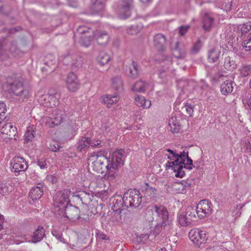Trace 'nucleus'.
<instances>
[{
	"label": "nucleus",
	"mask_w": 251,
	"mask_h": 251,
	"mask_svg": "<svg viewBox=\"0 0 251 251\" xmlns=\"http://www.w3.org/2000/svg\"><path fill=\"white\" fill-rule=\"evenodd\" d=\"M124 153L123 150H118L114 151L111 156L107 157L101 152H94L95 155L89 160H93L95 157L96 159L92 162L91 167L97 173H104V178L105 179L113 181L118 175V167L124 164Z\"/></svg>",
	"instance_id": "f257e3e1"
},
{
	"label": "nucleus",
	"mask_w": 251,
	"mask_h": 251,
	"mask_svg": "<svg viewBox=\"0 0 251 251\" xmlns=\"http://www.w3.org/2000/svg\"><path fill=\"white\" fill-rule=\"evenodd\" d=\"M6 87L9 94L27 99L29 96L28 89L24 86L22 79L16 76L8 77Z\"/></svg>",
	"instance_id": "f03ea898"
},
{
	"label": "nucleus",
	"mask_w": 251,
	"mask_h": 251,
	"mask_svg": "<svg viewBox=\"0 0 251 251\" xmlns=\"http://www.w3.org/2000/svg\"><path fill=\"white\" fill-rule=\"evenodd\" d=\"M62 209L64 217L71 221L79 220L81 222H87L89 220L88 215L81 212L77 207L72 204H68L63 206Z\"/></svg>",
	"instance_id": "7ed1b4c3"
},
{
	"label": "nucleus",
	"mask_w": 251,
	"mask_h": 251,
	"mask_svg": "<svg viewBox=\"0 0 251 251\" xmlns=\"http://www.w3.org/2000/svg\"><path fill=\"white\" fill-rule=\"evenodd\" d=\"M124 200L127 207H138L142 202V196L137 189L127 190L124 194Z\"/></svg>",
	"instance_id": "20e7f679"
},
{
	"label": "nucleus",
	"mask_w": 251,
	"mask_h": 251,
	"mask_svg": "<svg viewBox=\"0 0 251 251\" xmlns=\"http://www.w3.org/2000/svg\"><path fill=\"white\" fill-rule=\"evenodd\" d=\"M196 218L195 208L188 207L185 212L178 213L177 222L181 226H187L192 224Z\"/></svg>",
	"instance_id": "39448f33"
},
{
	"label": "nucleus",
	"mask_w": 251,
	"mask_h": 251,
	"mask_svg": "<svg viewBox=\"0 0 251 251\" xmlns=\"http://www.w3.org/2000/svg\"><path fill=\"white\" fill-rule=\"evenodd\" d=\"M60 97L61 94L59 92L55 91H50L47 94L42 96L41 103L44 106L56 107L60 103Z\"/></svg>",
	"instance_id": "423d86ee"
},
{
	"label": "nucleus",
	"mask_w": 251,
	"mask_h": 251,
	"mask_svg": "<svg viewBox=\"0 0 251 251\" xmlns=\"http://www.w3.org/2000/svg\"><path fill=\"white\" fill-rule=\"evenodd\" d=\"M190 240L198 247L205 243L208 239L206 232L199 228L191 229L189 232Z\"/></svg>",
	"instance_id": "0eeeda50"
},
{
	"label": "nucleus",
	"mask_w": 251,
	"mask_h": 251,
	"mask_svg": "<svg viewBox=\"0 0 251 251\" xmlns=\"http://www.w3.org/2000/svg\"><path fill=\"white\" fill-rule=\"evenodd\" d=\"M186 163V162L184 161V160H179L177 158V159H175L174 161H168L166 164V168L167 170L172 168L176 173L175 176L181 178L185 174L183 169H185L184 165Z\"/></svg>",
	"instance_id": "6e6552de"
},
{
	"label": "nucleus",
	"mask_w": 251,
	"mask_h": 251,
	"mask_svg": "<svg viewBox=\"0 0 251 251\" xmlns=\"http://www.w3.org/2000/svg\"><path fill=\"white\" fill-rule=\"evenodd\" d=\"M70 194L71 190L68 189L57 192L53 198L54 206L61 209L63 204H68L70 202L69 197Z\"/></svg>",
	"instance_id": "1a4fd4ad"
},
{
	"label": "nucleus",
	"mask_w": 251,
	"mask_h": 251,
	"mask_svg": "<svg viewBox=\"0 0 251 251\" xmlns=\"http://www.w3.org/2000/svg\"><path fill=\"white\" fill-rule=\"evenodd\" d=\"M133 7V0H122L117 12L119 18L121 19H126L129 17Z\"/></svg>",
	"instance_id": "9d476101"
},
{
	"label": "nucleus",
	"mask_w": 251,
	"mask_h": 251,
	"mask_svg": "<svg viewBox=\"0 0 251 251\" xmlns=\"http://www.w3.org/2000/svg\"><path fill=\"white\" fill-rule=\"evenodd\" d=\"M211 203L207 200L201 201L198 204L196 210V214L201 218H203L208 215L211 211Z\"/></svg>",
	"instance_id": "9b49d317"
},
{
	"label": "nucleus",
	"mask_w": 251,
	"mask_h": 251,
	"mask_svg": "<svg viewBox=\"0 0 251 251\" xmlns=\"http://www.w3.org/2000/svg\"><path fill=\"white\" fill-rule=\"evenodd\" d=\"M154 211L158 217V220H161L165 223V226H171V221L169 218V213L167 208L163 205H155L151 210Z\"/></svg>",
	"instance_id": "f8f14e48"
},
{
	"label": "nucleus",
	"mask_w": 251,
	"mask_h": 251,
	"mask_svg": "<svg viewBox=\"0 0 251 251\" xmlns=\"http://www.w3.org/2000/svg\"><path fill=\"white\" fill-rule=\"evenodd\" d=\"M166 151L172 154L175 159H177V158L179 160H184V161L186 162V163L184 164V165L186 169L190 170L193 168V167H195L193 164L192 160L189 157L188 151H183L182 152H180V153H176L173 150L169 149H167Z\"/></svg>",
	"instance_id": "ddd939ff"
},
{
	"label": "nucleus",
	"mask_w": 251,
	"mask_h": 251,
	"mask_svg": "<svg viewBox=\"0 0 251 251\" xmlns=\"http://www.w3.org/2000/svg\"><path fill=\"white\" fill-rule=\"evenodd\" d=\"M66 82L68 90L72 92L76 91L80 87L79 80L76 75L74 72L68 74Z\"/></svg>",
	"instance_id": "4468645a"
},
{
	"label": "nucleus",
	"mask_w": 251,
	"mask_h": 251,
	"mask_svg": "<svg viewBox=\"0 0 251 251\" xmlns=\"http://www.w3.org/2000/svg\"><path fill=\"white\" fill-rule=\"evenodd\" d=\"M11 164L12 165V171L18 174L20 172L25 171L28 167L26 161L21 156L13 158Z\"/></svg>",
	"instance_id": "2eb2a0df"
},
{
	"label": "nucleus",
	"mask_w": 251,
	"mask_h": 251,
	"mask_svg": "<svg viewBox=\"0 0 251 251\" xmlns=\"http://www.w3.org/2000/svg\"><path fill=\"white\" fill-rule=\"evenodd\" d=\"M16 133V127L10 123H6L1 128V136L3 139H12Z\"/></svg>",
	"instance_id": "dca6fc26"
},
{
	"label": "nucleus",
	"mask_w": 251,
	"mask_h": 251,
	"mask_svg": "<svg viewBox=\"0 0 251 251\" xmlns=\"http://www.w3.org/2000/svg\"><path fill=\"white\" fill-rule=\"evenodd\" d=\"M223 81L221 85V92L222 94L226 95L230 93L233 91V81L231 79H229L226 76H220L218 79L219 81Z\"/></svg>",
	"instance_id": "f3484780"
},
{
	"label": "nucleus",
	"mask_w": 251,
	"mask_h": 251,
	"mask_svg": "<svg viewBox=\"0 0 251 251\" xmlns=\"http://www.w3.org/2000/svg\"><path fill=\"white\" fill-rule=\"evenodd\" d=\"M124 201V197L123 198L118 197L117 199H115L113 202L112 209L115 212V214H118V216L120 218L121 217L120 214L122 211L128 208Z\"/></svg>",
	"instance_id": "a211bd4d"
},
{
	"label": "nucleus",
	"mask_w": 251,
	"mask_h": 251,
	"mask_svg": "<svg viewBox=\"0 0 251 251\" xmlns=\"http://www.w3.org/2000/svg\"><path fill=\"white\" fill-rule=\"evenodd\" d=\"M43 194L42 184H38L36 187H33L30 191L29 196L32 201L39 200Z\"/></svg>",
	"instance_id": "6ab92c4d"
},
{
	"label": "nucleus",
	"mask_w": 251,
	"mask_h": 251,
	"mask_svg": "<svg viewBox=\"0 0 251 251\" xmlns=\"http://www.w3.org/2000/svg\"><path fill=\"white\" fill-rule=\"evenodd\" d=\"M165 42V37L161 34H157L154 37V46L156 49L159 51H162L164 50Z\"/></svg>",
	"instance_id": "aec40b11"
},
{
	"label": "nucleus",
	"mask_w": 251,
	"mask_h": 251,
	"mask_svg": "<svg viewBox=\"0 0 251 251\" xmlns=\"http://www.w3.org/2000/svg\"><path fill=\"white\" fill-rule=\"evenodd\" d=\"M45 124L49 127H53L61 124L62 121L61 114L57 115L54 118L47 117L44 118Z\"/></svg>",
	"instance_id": "412c9836"
},
{
	"label": "nucleus",
	"mask_w": 251,
	"mask_h": 251,
	"mask_svg": "<svg viewBox=\"0 0 251 251\" xmlns=\"http://www.w3.org/2000/svg\"><path fill=\"white\" fill-rule=\"evenodd\" d=\"M103 102L107 106L110 107L111 105L116 103L119 100V97L117 93L113 95L107 94L102 97Z\"/></svg>",
	"instance_id": "4be33fe9"
},
{
	"label": "nucleus",
	"mask_w": 251,
	"mask_h": 251,
	"mask_svg": "<svg viewBox=\"0 0 251 251\" xmlns=\"http://www.w3.org/2000/svg\"><path fill=\"white\" fill-rule=\"evenodd\" d=\"M94 36L97 43L100 45H105L109 39V36L106 31H97Z\"/></svg>",
	"instance_id": "5701e85b"
},
{
	"label": "nucleus",
	"mask_w": 251,
	"mask_h": 251,
	"mask_svg": "<svg viewBox=\"0 0 251 251\" xmlns=\"http://www.w3.org/2000/svg\"><path fill=\"white\" fill-rule=\"evenodd\" d=\"M91 9L94 13H97L104 9V0H91Z\"/></svg>",
	"instance_id": "b1692460"
},
{
	"label": "nucleus",
	"mask_w": 251,
	"mask_h": 251,
	"mask_svg": "<svg viewBox=\"0 0 251 251\" xmlns=\"http://www.w3.org/2000/svg\"><path fill=\"white\" fill-rule=\"evenodd\" d=\"M90 146L89 139L87 137H81L76 145V150L78 151H85Z\"/></svg>",
	"instance_id": "393cba45"
},
{
	"label": "nucleus",
	"mask_w": 251,
	"mask_h": 251,
	"mask_svg": "<svg viewBox=\"0 0 251 251\" xmlns=\"http://www.w3.org/2000/svg\"><path fill=\"white\" fill-rule=\"evenodd\" d=\"M129 73L128 75L129 77L135 78L139 76L141 71L139 64L137 62L133 61L131 66L129 67Z\"/></svg>",
	"instance_id": "a878e982"
},
{
	"label": "nucleus",
	"mask_w": 251,
	"mask_h": 251,
	"mask_svg": "<svg viewBox=\"0 0 251 251\" xmlns=\"http://www.w3.org/2000/svg\"><path fill=\"white\" fill-rule=\"evenodd\" d=\"M45 229L43 226H39L33 232L32 242L37 243L42 240L45 235Z\"/></svg>",
	"instance_id": "bb28decb"
},
{
	"label": "nucleus",
	"mask_w": 251,
	"mask_h": 251,
	"mask_svg": "<svg viewBox=\"0 0 251 251\" xmlns=\"http://www.w3.org/2000/svg\"><path fill=\"white\" fill-rule=\"evenodd\" d=\"M134 99L136 104L138 106L148 108L150 107L151 105V101L149 100H146L145 98L142 96L136 95Z\"/></svg>",
	"instance_id": "cd10ccee"
},
{
	"label": "nucleus",
	"mask_w": 251,
	"mask_h": 251,
	"mask_svg": "<svg viewBox=\"0 0 251 251\" xmlns=\"http://www.w3.org/2000/svg\"><path fill=\"white\" fill-rule=\"evenodd\" d=\"M112 86L117 93L123 90V82L122 78L119 76H115L112 79Z\"/></svg>",
	"instance_id": "c85d7f7f"
},
{
	"label": "nucleus",
	"mask_w": 251,
	"mask_h": 251,
	"mask_svg": "<svg viewBox=\"0 0 251 251\" xmlns=\"http://www.w3.org/2000/svg\"><path fill=\"white\" fill-rule=\"evenodd\" d=\"M149 84L141 80L137 81L131 88V90L134 92L144 93L146 91Z\"/></svg>",
	"instance_id": "c756f323"
},
{
	"label": "nucleus",
	"mask_w": 251,
	"mask_h": 251,
	"mask_svg": "<svg viewBox=\"0 0 251 251\" xmlns=\"http://www.w3.org/2000/svg\"><path fill=\"white\" fill-rule=\"evenodd\" d=\"M221 51L216 48H214L210 50L208 53V59L209 61L211 62H215L217 61L219 58Z\"/></svg>",
	"instance_id": "7c9ffc66"
},
{
	"label": "nucleus",
	"mask_w": 251,
	"mask_h": 251,
	"mask_svg": "<svg viewBox=\"0 0 251 251\" xmlns=\"http://www.w3.org/2000/svg\"><path fill=\"white\" fill-rule=\"evenodd\" d=\"M93 35L92 30L85 26H79L76 31L75 36L80 38V36H90Z\"/></svg>",
	"instance_id": "2f4dec72"
},
{
	"label": "nucleus",
	"mask_w": 251,
	"mask_h": 251,
	"mask_svg": "<svg viewBox=\"0 0 251 251\" xmlns=\"http://www.w3.org/2000/svg\"><path fill=\"white\" fill-rule=\"evenodd\" d=\"M214 22V19L208 14L204 15L202 19V26L205 30H208L211 28Z\"/></svg>",
	"instance_id": "473e14b6"
},
{
	"label": "nucleus",
	"mask_w": 251,
	"mask_h": 251,
	"mask_svg": "<svg viewBox=\"0 0 251 251\" xmlns=\"http://www.w3.org/2000/svg\"><path fill=\"white\" fill-rule=\"evenodd\" d=\"M169 126L174 133H178L180 130V125L176 117H172L169 121Z\"/></svg>",
	"instance_id": "72a5a7b5"
},
{
	"label": "nucleus",
	"mask_w": 251,
	"mask_h": 251,
	"mask_svg": "<svg viewBox=\"0 0 251 251\" xmlns=\"http://www.w3.org/2000/svg\"><path fill=\"white\" fill-rule=\"evenodd\" d=\"M241 38L242 40L246 36L251 35V23H247L240 25Z\"/></svg>",
	"instance_id": "f704fd0d"
},
{
	"label": "nucleus",
	"mask_w": 251,
	"mask_h": 251,
	"mask_svg": "<svg viewBox=\"0 0 251 251\" xmlns=\"http://www.w3.org/2000/svg\"><path fill=\"white\" fill-rule=\"evenodd\" d=\"M98 63L103 66L108 63L110 60L109 55L104 51H100L97 57Z\"/></svg>",
	"instance_id": "c9c22d12"
},
{
	"label": "nucleus",
	"mask_w": 251,
	"mask_h": 251,
	"mask_svg": "<svg viewBox=\"0 0 251 251\" xmlns=\"http://www.w3.org/2000/svg\"><path fill=\"white\" fill-rule=\"evenodd\" d=\"M241 76L244 77L251 75V65L243 64L239 70Z\"/></svg>",
	"instance_id": "e433bc0d"
},
{
	"label": "nucleus",
	"mask_w": 251,
	"mask_h": 251,
	"mask_svg": "<svg viewBox=\"0 0 251 251\" xmlns=\"http://www.w3.org/2000/svg\"><path fill=\"white\" fill-rule=\"evenodd\" d=\"M35 136V131H34L32 128L28 127L26 129V132L25 134V143L31 142Z\"/></svg>",
	"instance_id": "4c0bfd02"
},
{
	"label": "nucleus",
	"mask_w": 251,
	"mask_h": 251,
	"mask_svg": "<svg viewBox=\"0 0 251 251\" xmlns=\"http://www.w3.org/2000/svg\"><path fill=\"white\" fill-rule=\"evenodd\" d=\"M171 226H165V223L161 222L155 226L152 231H151V233H152L153 235L156 236L160 233L163 228H166L167 230H169L171 228Z\"/></svg>",
	"instance_id": "58836bf2"
},
{
	"label": "nucleus",
	"mask_w": 251,
	"mask_h": 251,
	"mask_svg": "<svg viewBox=\"0 0 251 251\" xmlns=\"http://www.w3.org/2000/svg\"><path fill=\"white\" fill-rule=\"evenodd\" d=\"M224 66L226 70L230 71L235 68L236 64L235 62L231 60L229 56H227L225 58Z\"/></svg>",
	"instance_id": "ea45409f"
},
{
	"label": "nucleus",
	"mask_w": 251,
	"mask_h": 251,
	"mask_svg": "<svg viewBox=\"0 0 251 251\" xmlns=\"http://www.w3.org/2000/svg\"><path fill=\"white\" fill-rule=\"evenodd\" d=\"M143 231V232L139 237H137V241L145 243L149 238L150 233H151V231L148 229H144Z\"/></svg>",
	"instance_id": "a19ab883"
},
{
	"label": "nucleus",
	"mask_w": 251,
	"mask_h": 251,
	"mask_svg": "<svg viewBox=\"0 0 251 251\" xmlns=\"http://www.w3.org/2000/svg\"><path fill=\"white\" fill-rule=\"evenodd\" d=\"M55 63V59L53 56L49 55L46 57L45 64L50 69L54 70L56 67Z\"/></svg>",
	"instance_id": "79ce46f5"
},
{
	"label": "nucleus",
	"mask_w": 251,
	"mask_h": 251,
	"mask_svg": "<svg viewBox=\"0 0 251 251\" xmlns=\"http://www.w3.org/2000/svg\"><path fill=\"white\" fill-rule=\"evenodd\" d=\"M202 46V43L200 39L198 40V41L193 45L192 47L190 53L192 54H195L198 53L201 47Z\"/></svg>",
	"instance_id": "37998d69"
},
{
	"label": "nucleus",
	"mask_w": 251,
	"mask_h": 251,
	"mask_svg": "<svg viewBox=\"0 0 251 251\" xmlns=\"http://www.w3.org/2000/svg\"><path fill=\"white\" fill-rule=\"evenodd\" d=\"M80 43L81 45L85 47H88L91 43L92 35L90 36H80Z\"/></svg>",
	"instance_id": "c03bdc74"
},
{
	"label": "nucleus",
	"mask_w": 251,
	"mask_h": 251,
	"mask_svg": "<svg viewBox=\"0 0 251 251\" xmlns=\"http://www.w3.org/2000/svg\"><path fill=\"white\" fill-rule=\"evenodd\" d=\"M180 43L178 42L176 43L175 47H174V50L176 51H178L179 53V55H175L176 57L178 58H183L186 56V51L183 49H180Z\"/></svg>",
	"instance_id": "a18cd8bd"
},
{
	"label": "nucleus",
	"mask_w": 251,
	"mask_h": 251,
	"mask_svg": "<svg viewBox=\"0 0 251 251\" xmlns=\"http://www.w3.org/2000/svg\"><path fill=\"white\" fill-rule=\"evenodd\" d=\"M177 185L179 186V187H178V189L179 191V193H185V189L187 188H189L190 187L191 183H188L186 181L182 180L179 183H178Z\"/></svg>",
	"instance_id": "49530a36"
},
{
	"label": "nucleus",
	"mask_w": 251,
	"mask_h": 251,
	"mask_svg": "<svg viewBox=\"0 0 251 251\" xmlns=\"http://www.w3.org/2000/svg\"><path fill=\"white\" fill-rule=\"evenodd\" d=\"M141 29V27L137 25H132L126 29V32L129 35H133L138 33Z\"/></svg>",
	"instance_id": "de8ad7c7"
},
{
	"label": "nucleus",
	"mask_w": 251,
	"mask_h": 251,
	"mask_svg": "<svg viewBox=\"0 0 251 251\" xmlns=\"http://www.w3.org/2000/svg\"><path fill=\"white\" fill-rule=\"evenodd\" d=\"M6 111V104L4 102H0V124L6 118V116L5 115Z\"/></svg>",
	"instance_id": "09e8293b"
},
{
	"label": "nucleus",
	"mask_w": 251,
	"mask_h": 251,
	"mask_svg": "<svg viewBox=\"0 0 251 251\" xmlns=\"http://www.w3.org/2000/svg\"><path fill=\"white\" fill-rule=\"evenodd\" d=\"M75 197L78 198L82 203H84L83 202V200L87 201V199L90 200L89 194H87L85 192H82L80 195H76Z\"/></svg>",
	"instance_id": "8fccbe9b"
},
{
	"label": "nucleus",
	"mask_w": 251,
	"mask_h": 251,
	"mask_svg": "<svg viewBox=\"0 0 251 251\" xmlns=\"http://www.w3.org/2000/svg\"><path fill=\"white\" fill-rule=\"evenodd\" d=\"M73 70H75V68H79L82 65V61L80 58L78 59L75 58V60L71 63Z\"/></svg>",
	"instance_id": "3c124183"
},
{
	"label": "nucleus",
	"mask_w": 251,
	"mask_h": 251,
	"mask_svg": "<svg viewBox=\"0 0 251 251\" xmlns=\"http://www.w3.org/2000/svg\"><path fill=\"white\" fill-rule=\"evenodd\" d=\"M61 146L57 142H53L50 145L49 149L52 151L56 152L59 150Z\"/></svg>",
	"instance_id": "603ef678"
},
{
	"label": "nucleus",
	"mask_w": 251,
	"mask_h": 251,
	"mask_svg": "<svg viewBox=\"0 0 251 251\" xmlns=\"http://www.w3.org/2000/svg\"><path fill=\"white\" fill-rule=\"evenodd\" d=\"M190 28V26L188 25H185L181 26L179 28V33L180 35L182 36L184 35L187 31H188V29Z\"/></svg>",
	"instance_id": "864d4df0"
},
{
	"label": "nucleus",
	"mask_w": 251,
	"mask_h": 251,
	"mask_svg": "<svg viewBox=\"0 0 251 251\" xmlns=\"http://www.w3.org/2000/svg\"><path fill=\"white\" fill-rule=\"evenodd\" d=\"M185 110L187 111V113L190 116H192L193 114V106H192L191 104H186L185 105Z\"/></svg>",
	"instance_id": "5fc2aeb1"
},
{
	"label": "nucleus",
	"mask_w": 251,
	"mask_h": 251,
	"mask_svg": "<svg viewBox=\"0 0 251 251\" xmlns=\"http://www.w3.org/2000/svg\"><path fill=\"white\" fill-rule=\"evenodd\" d=\"M37 163L38 165H39L41 169H44L46 168V166H47L46 160L44 158L38 159L37 161Z\"/></svg>",
	"instance_id": "6e6d98bb"
},
{
	"label": "nucleus",
	"mask_w": 251,
	"mask_h": 251,
	"mask_svg": "<svg viewBox=\"0 0 251 251\" xmlns=\"http://www.w3.org/2000/svg\"><path fill=\"white\" fill-rule=\"evenodd\" d=\"M90 146L92 147H98L101 144V141L99 140H89Z\"/></svg>",
	"instance_id": "4d7b16f0"
},
{
	"label": "nucleus",
	"mask_w": 251,
	"mask_h": 251,
	"mask_svg": "<svg viewBox=\"0 0 251 251\" xmlns=\"http://www.w3.org/2000/svg\"><path fill=\"white\" fill-rule=\"evenodd\" d=\"M98 236L100 239L103 240H108L109 239V238L103 232L98 233Z\"/></svg>",
	"instance_id": "13d9d810"
},
{
	"label": "nucleus",
	"mask_w": 251,
	"mask_h": 251,
	"mask_svg": "<svg viewBox=\"0 0 251 251\" xmlns=\"http://www.w3.org/2000/svg\"><path fill=\"white\" fill-rule=\"evenodd\" d=\"M52 235L55 236L57 239L61 241V239L63 238L61 235L56 230H53L52 231Z\"/></svg>",
	"instance_id": "bf43d9fd"
},
{
	"label": "nucleus",
	"mask_w": 251,
	"mask_h": 251,
	"mask_svg": "<svg viewBox=\"0 0 251 251\" xmlns=\"http://www.w3.org/2000/svg\"><path fill=\"white\" fill-rule=\"evenodd\" d=\"M74 57L71 56L69 54L65 55L63 58V62L64 63H68V61L70 59H74Z\"/></svg>",
	"instance_id": "052dcab7"
},
{
	"label": "nucleus",
	"mask_w": 251,
	"mask_h": 251,
	"mask_svg": "<svg viewBox=\"0 0 251 251\" xmlns=\"http://www.w3.org/2000/svg\"><path fill=\"white\" fill-rule=\"evenodd\" d=\"M200 87L203 89H205L208 88V86L204 80H201L200 82Z\"/></svg>",
	"instance_id": "680f3d73"
},
{
	"label": "nucleus",
	"mask_w": 251,
	"mask_h": 251,
	"mask_svg": "<svg viewBox=\"0 0 251 251\" xmlns=\"http://www.w3.org/2000/svg\"><path fill=\"white\" fill-rule=\"evenodd\" d=\"M4 217L2 215H0V230L3 227Z\"/></svg>",
	"instance_id": "e2e57ef3"
},
{
	"label": "nucleus",
	"mask_w": 251,
	"mask_h": 251,
	"mask_svg": "<svg viewBox=\"0 0 251 251\" xmlns=\"http://www.w3.org/2000/svg\"><path fill=\"white\" fill-rule=\"evenodd\" d=\"M246 144V151L248 152H251V147L250 146V142H248Z\"/></svg>",
	"instance_id": "0e129e2a"
},
{
	"label": "nucleus",
	"mask_w": 251,
	"mask_h": 251,
	"mask_svg": "<svg viewBox=\"0 0 251 251\" xmlns=\"http://www.w3.org/2000/svg\"><path fill=\"white\" fill-rule=\"evenodd\" d=\"M165 72V71L163 69H161L160 72H159V76L160 77H163L164 75V73Z\"/></svg>",
	"instance_id": "69168bd1"
},
{
	"label": "nucleus",
	"mask_w": 251,
	"mask_h": 251,
	"mask_svg": "<svg viewBox=\"0 0 251 251\" xmlns=\"http://www.w3.org/2000/svg\"><path fill=\"white\" fill-rule=\"evenodd\" d=\"M146 190H149L150 191H151V192H152L153 193H154L156 191L154 188H152V187H149V188H146Z\"/></svg>",
	"instance_id": "338daca9"
},
{
	"label": "nucleus",
	"mask_w": 251,
	"mask_h": 251,
	"mask_svg": "<svg viewBox=\"0 0 251 251\" xmlns=\"http://www.w3.org/2000/svg\"><path fill=\"white\" fill-rule=\"evenodd\" d=\"M245 205V204L239 203L237 205V208H239L240 209H242V207Z\"/></svg>",
	"instance_id": "774afa93"
}]
</instances>
